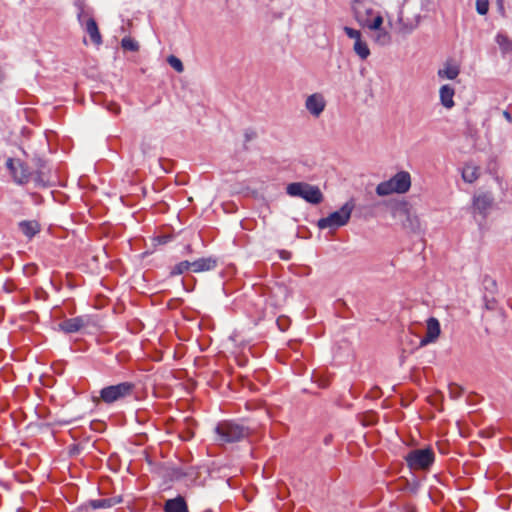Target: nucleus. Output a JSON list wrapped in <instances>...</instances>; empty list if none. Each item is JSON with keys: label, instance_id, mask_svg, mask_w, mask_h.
<instances>
[{"label": "nucleus", "instance_id": "11", "mask_svg": "<svg viewBox=\"0 0 512 512\" xmlns=\"http://www.w3.org/2000/svg\"><path fill=\"white\" fill-rule=\"evenodd\" d=\"M306 109L314 117H319L326 107L324 96L320 93H314L307 97L305 102Z\"/></svg>", "mask_w": 512, "mask_h": 512}, {"label": "nucleus", "instance_id": "27", "mask_svg": "<svg viewBox=\"0 0 512 512\" xmlns=\"http://www.w3.org/2000/svg\"><path fill=\"white\" fill-rule=\"evenodd\" d=\"M107 501L106 500H95L92 502V506L94 508H103L106 506Z\"/></svg>", "mask_w": 512, "mask_h": 512}, {"label": "nucleus", "instance_id": "9", "mask_svg": "<svg viewBox=\"0 0 512 512\" xmlns=\"http://www.w3.org/2000/svg\"><path fill=\"white\" fill-rule=\"evenodd\" d=\"M6 166L17 183L25 184L29 181L30 172L27 166L20 160L9 158L6 162Z\"/></svg>", "mask_w": 512, "mask_h": 512}, {"label": "nucleus", "instance_id": "18", "mask_svg": "<svg viewBox=\"0 0 512 512\" xmlns=\"http://www.w3.org/2000/svg\"><path fill=\"white\" fill-rule=\"evenodd\" d=\"M374 32L373 41L375 44L379 46H386L389 45L392 41L391 33L383 28L382 26H379L377 29H370Z\"/></svg>", "mask_w": 512, "mask_h": 512}, {"label": "nucleus", "instance_id": "28", "mask_svg": "<svg viewBox=\"0 0 512 512\" xmlns=\"http://www.w3.org/2000/svg\"><path fill=\"white\" fill-rule=\"evenodd\" d=\"M109 110L114 114H118L120 112V106L117 104H112L109 106Z\"/></svg>", "mask_w": 512, "mask_h": 512}, {"label": "nucleus", "instance_id": "30", "mask_svg": "<svg viewBox=\"0 0 512 512\" xmlns=\"http://www.w3.org/2000/svg\"><path fill=\"white\" fill-rule=\"evenodd\" d=\"M498 6L502 12H504L503 0H498Z\"/></svg>", "mask_w": 512, "mask_h": 512}, {"label": "nucleus", "instance_id": "25", "mask_svg": "<svg viewBox=\"0 0 512 512\" xmlns=\"http://www.w3.org/2000/svg\"><path fill=\"white\" fill-rule=\"evenodd\" d=\"M167 62L169 63V65L174 69L176 70L177 72L181 73L183 72L184 70V66L181 62V60L179 58H177L176 56L174 55H170L168 58H167Z\"/></svg>", "mask_w": 512, "mask_h": 512}, {"label": "nucleus", "instance_id": "26", "mask_svg": "<svg viewBox=\"0 0 512 512\" xmlns=\"http://www.w3.org/2000/svg\"><path fill=\"white\" fill-rule=\"evenodd\" d=\"M476 10L481 15H486L489 10V0H476Z\"/></svg>", "mask_w": 512, "mask_h": 512}, {"label": "nucleus", "instance_id": "12", "mask_svg": "<svg viewBox=\"0 0 512 512\" xmlns=\"http://www.w3.org/2000/svg\"><path fill=\"white\" fill-rule=\"evenodd\" d=\"M493 203V198L487 193L479 194L473 198V209L485 216Z\"/></svg>", "mask_w": 512, "mask_h": 512}, {"label": "nucleus", "instance_id": "22", "mask_svg": "<svg viewBox=\"0 0 512 512\" xmlns=\"http://www.w3.org/2000/svg\"><path fill=\"white\" fill-rule=\"evenodd\" d=\"M496 42L500 46L503 52H509L512 49V42L504 34H498L496 36Z\"/></svg>", "mask_w": 512, "mask_h": 512}, {"label": "nucleus", "instance_id": "10", "mask_svg": "<svg viewBox=\"0 0 512 512\" xmlns=\"http://www.w3.org/2000/svg\"><path fill=\"white\" fill-rule=\"evenodd\" d=\"M441 333V327L438 319L430 317L426 321V333L425 336L420 340V345L425 346L430 343L437 341Z\"/></svg>", "mask_w": 512, "mask_h": 512}, {"label": "nucleus", "instance_id": "1", "mask_svg": "<svg viewBox=\"0 0 512 512\" xmlns=\"http://www.w3.org/2000/svg\"><path fill=\"white\" fill-rule=\"evenodd\" d=\"M352 9L356 21L363 28L377 29L383 26V16L373 9L368 0H354Z\"/></svg>", "mask_w": 512, "mask_h": 512}, {"label": "nucleus", "instance_id": "13", "mask_svg": "<svg viewBox=\"0 0 512 512\" xmlns=\"http://www.w3.org/2000/svg\"><path fill=\"white\" fill-rule=\"evenodd\" d=\"M191 263V271L200 273L211 271L217 266V260L213 257L199 258Z\"/></svg>", "mask_w": 512, "mask_h": 512}, {"label": "nucleus", "instance_id": "4", "mask_svg": "<svg viewBox=\"0 0 512 512\" xmlns=\"http://www.w3.org/2000/svg\"><path fill=\"white\" fill-rule=\"evenodd\" d=\"M405 461L411 470H428L435 461V453L430 447L413 449L406 454Z\"/></svg>", "mask_w": 512, "mask_h": 512}, {"label": "nucleus", "instance_id": "24", "mask_svg": "<svg viewBox=\"0 0 512 512\" xmlns=\"http://www.w3.org/2000/svg\"><path fill=\"white\" fill-rule=\"evenodd\" d=\"M121 46L124 50L128 51H137L139 49V44L131 37H124L121 40Z\"/></svg>", "mask_w": 512, "mask_h": 512}, {"label": "nucleus", "instance_id": "3", "mask_svg": "<svg viewBox=\"0 0 512 512\" xmlns=\"http://www.w3.org/2000/svg\"><path fill=\"white\" fill-rule=\"evenodd\" d=\"M286 192L291 197H300L311 204H319L323 201L321 190L314 185L305 182L290 183L286 187Z\"/></svg>", "mask_w": 512, "mask_h": 512}, {"label": "nucleus", "instance_id": "31", "mask_svg": "<svg viewBox=\"0 0 512 512\" xmlns=\"http://www.w3.org/2000/svg\"><path fill=\"white\" fill-rule=\"evenodd\" d=\"M85 17V13L82 11L79 15H78V19L79 21L82 23L83 22V18Z\"/></svg>", "mask_w": 512, "mask_h": 512}, {"label": "nucleus", "instance_id": "19", "mask_svg": "<svg viewBox=\"0 0 512 512\" xmlns=\"http://www.w3.org/2000/svg\"><path fill=\"white\" fill-rule=\"evenodd\" d=\"M460 73V67L457 64L447 62L442 69H439L438 76L441 79L454 80Z\"/></svg>", "mask_w": 512, "mask_h": 512}, {"label": "nucleus", "instance_id": "2", "mask_svg": "<svg viewBox=\"0 0 512 512\" xmlns=\"http://www.w3.org/2000/svg\"><path fill=\"white\" fill-rule=\"evenodd\" d=\"M411 187V176L407 171H400L387 181L379 183L376 187V193L379 196H388L390 194H404Z\"/></svg>", "mask_w": 512, "mask_h": 512}, {"label": "nucleus", "instance_id": "6", "mask_svg": "<svg viewBox=\"0 0 512 512\" xmlns=\"http://www.w3.org/2000/svg\"><path fill=\"white\" fill-rule=\"evenodd\" d=\"M135 386L131 382H122L104 387L100 390L99 400L112 404L132 395Z\"/></svg>", "mask_w": 512, "mask_h": 512}, {"label": "nucleus", "instance_id": "7", "mask_svg": "<svg viewBox=\"0 0 512 512\" xmlns=\"http://www.w3.org/2000/svg\"><path fill=\"white\" fill-rule=\"evenodd\" d=\"M218 440L223 443L237 442L248 435V431L243 426L233 422H221L216 427Z\"/></svg>", "mask_w": 512, "mask_h": 512}, {"label": "nucleus", "instance_id": "17", "mask_svg": "<svg viewBox=\"0 0 512 512\" xmlns=\"http://www.w3.org/2000/svg\"><path fill=\"white\" fill-rule=\"evenodd\" d=\"M439 94H440L441 104L445 108L451 109L455 105L454 100H453L454 95H455V90L452 86H450V85L441 86Z\"/></svg>", "mask_w": 512, "mask_h": 512}, {"label": "nucleus", "instance_id": "21", "mask_svg": "<svg viewBox=\"0 0 512 512\" xmlns=\"http://www.w3.org/2000/svg\"><path fill=\"white\" fill-rule=\"evenodd\" d=\"M20 229L29 238L33 237L40 230L38 223L35 222V221H23V222H21L20 223Z\"/></svg>", "mask_w": 512, "mask_h": 512}, {"label": "nucleus", "instance_id": "29", "mask_svg": "<svg viewBox=\"0 0 512 512\" xmlns=\"http://www.w3.org/2000/svg\"><path fill=\"white\" fill-rule=\"evenodd\" d=\"M503 116H504V118H505L508 122H510V123L512 122V116H511V114H510L508 111H504V112H503Z\"/></svg>", "mask_w": 512, "mask_h": 512}, {"label": "nucleus", "instance_id": "8", "mask_svg": "<svg viewBox=\"0 0 512 512\" xmlns=\"http://www.w3.org/2000/svg\"><path fill=\"white\" fill-rule=\"evenodd\" d=\"M344 32L346 35L354 40L353 49L355 53L362 59L365 60L370 55V49L368 47V44L365 40L362 39V34L359 30L350 28V27H344Z\"/></svg>", "mask_w": 512, "mask_h": 512}, {"label": "nucleus", "instance_id": "15", "mask_svg": "<svg viewBox=\"0 0 512 512\" xmlns=\"http://www.w3.org/2000/svg\"><path fill=\"white\" fill-rule=\"evenodd\" d=\"M165 512H189L185 499L182 496H177L173 499H168L164 505Z\"/></svg>", "mask_w": 512, "mask_h": 512}, {"label": "nucleus", "instance_id": "16", "mask_svg": "<svg viewBox=\"0 0 512 512\" xmlns=\"http://www.w3.org/2000/svg\"><path fill=\"white\" fill-rule=\"evenodd\" d=\"M85 30L88 33V35L90 36L91 41L95 45H100L102 43V37H101L100 31L98 29V25H97L96 21L94 20V18L88 17L85 20Z\"/></svg>", "mask_w": 512, "mask_h": 512}, {"label": "nucleus", "instance_id": "20", "mask_svg": "<svg viewBox=\"0 0 512 512\" xmlns=\"http://www.w3.org/2000/svg\"><path fill=\"white\" fill-rule=\"evenodd\" d=\"M479 175V167L471 163L465 164V166L462 169V178L467 183L475 182L479 178Z\"/></svg>", "mask_w": 512, "mask_h": 512}, {"label": "nucleus", "instance_id": "23", "mask_svg": "<svg viewBox=\"0 0 512 512\" xmlns=\"http://www.w3.org/2000/svg\"><path fill=\"white\" fill-rule=\"evenodd\" d=\"M188 270H191V263L189 261H182L172 268L171 275H181Z\"/></svg>", "mask_w": 512, "mask_h": 512}, {"label": "nucleus", "instance_id": "5", "mask_svg": "<svg viewBox=\"0 0 512 512\" xmlns=\"http://www.w3.org/2000/svg\"><path fill=\"white\" fill-rule=\"evenodd\" d=\"M354 205L352 202L345 203L338 211L329 214L327 217L318 220V227L320 229H335L344 226L348 223L353 211Z\"/></svg>", "mask_w": 512, "mask_h": 512}, {"label": "nucleus", "instance_id": "14", "mask_svg": "<svg viewBox=\"0 0 512 512\" xmlns=\"http://www.w3.org/2000/svg\"><path fill=\"white\" fill-rule=\"evenodd\" d=\"M59 326L66 333H75L85 326V321L82 317H75L62 321Z\"/></svg>", "mask_w": 512, "mask_h": 512}]
</instances>
